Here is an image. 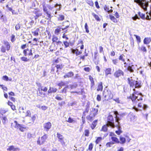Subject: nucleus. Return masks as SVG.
<instances>
[{
  "label": "nucleus",
  "mask_w": 151,
  "mask_h": 151,
  "mask_svg": "<svg viewBox=\"0 0 151 151\" xmlns=\"http://www.w3.org/2000/svg\"><path fill=\"white\" fill-rule=\"evenodd\" d=\"M47 138V136L46 134L44 135L41 138V142L42 143H43V142L46 140Z\"/></svg>",
  "instance_id": "38"
},
{
  "label": "nucleus",
  "mask_w": 151,
  "mask_h": 151,
  "mask_svg": "<svg viewBox=\"0 0 151 151\" xmlns=\"http://www.w3.org/2000/svg\"><path fill=\"white\" fill-rule=\"evenodd\" d=\"M107 124L108 126L114 128L115 125L114 123V119L113 116L111 115H109L108 117V121Z\"/></svg>",
  "instance_id": "4"
},
{
  "label": "nucleus",
  "mask_w": 151,
  "mask_h": 151,
  "mask_svg": "<svg viewBox=\"0 0 151 151\" xmlns=\"http://www.w3.org/2000/svg\"><path fill=\"white\" fill-rule=\"evenodd\" d=\"M57 137L58 139V141L60 142L63 147L66 146L65 143L66 142H65L64 139V137L60 134L58 133L57 134Z\"/></svg>",
  "instance_id": "5"
},
{
  "label": "nucleus",
  "mask_w": 151,
  "mask_h": 151,
  "mask_svg": "<svg viewBox=\"0 0 151 151\" xmlns=\"http://www.w3.org/2000/svg\"><path fill=\"white\" fill-rule=\"evenodd\" d=\"M125 138L126 139V141L128 142H129L131 140V139L127 135L125 136Z\"/></svg>",
  "instance_id": "52"
},
{
  "label": "nucleus",
  "mask_w": 151,
  "mask_h": 151,
  "mask_svg": "<svg viewBox=\"0 0 151 151\" xmlns=\"http://www.w3.org/2000/svg\"><path fill=\"white\" fill-rule=\"evenodd\" d=\"M41 91H46L47 90V88L46 87H44L43 86H42L41 87Z\"/></svg>",
  "instance_id": "64"
},
{
  "label": "nucleus",
  "mask_w": 151,
  "mask_h": 151,
  "mask_svg": "<svg viewBox=\"0 0 151 151\" xmlns=\"http://www.w3.org/2000/svg\"><path fill=\"white\" fill-rule=\"evenodd\" d=\"M135 69L134 66L133 65H130L129 64V66L127 68V70L130 72H133Z\"/></svg>",
  "instance_id": "10"
},
{
  "label": "nucleus",
  "mask_w": 151,
  "mask_h": 151,
  "mask_svg": "<svg viewBox=\"0 0 151 151\" xmlns=\"http://www.w3.org/2000/svg\"><path fill=\"white\" fill-rule=\"evenodd\" d=\"M109 17L110 19L112 21L116 23L117 22V20L116 19L115 17L112 15H110Z\"/></svg>",
  "instance_id": "33"
},
{
  "label": "nucleus",
  "mask_w": 151,
  "mask_h": 151,
  "mask_svg": "<svg viewBox=\"0 0 151 151\" xmlns=\"http://www.w3.org/2000/svg\"><path fill=\"white\" fill-rule=\"evenodd\" d=\"M151 41V38L150 37L145 38L144 40V43L145 44H149Z\"/></svg>",
  "instance_id": "14"
},
{
  "label": "nucleus",
  "mask_w": 151,
  "mask_h": 151,
  "mask_svg": "<svg viewBox=\"0 0 151 151\" xmlns=\"http://www.w3.org/2000/svg\"><path fill=\"white\" fill-rule=\"evenodd\" d=\"M103 89L102 83L101 82H100L98 86L97 91H102Z\"/></svg>",
  "instance_id": "25"
},
{
  "label": "nucleus",
  "mask_w": 151,
  "mask_h": 151,
  "mask_svg": "<svg viewBox=\"0 0 151 151\" xmlns=\"http://www.w3.org/2000/svg\"><path fill=\"white\" fill-rule=\"evenodd\" d=\"M2 119L4 121H3L4 123H5L6 121L7 120V119L6 116H3L2 117Z\"/></svg>",
  "instance_id": "58"
},
{
  "label": "nucleus",
  "mask_w": 151,
  "mask_h": 151,
  "mask_svg": "<svg viewBox=\"0 0 151 151\" xmlns=\"http://www.w3.org/2000/svg\"><path fill=\"white\" fill-rule=\"evenodd\" d=\"M85 71H86L89 72L91 70V69L89 67H86L84 69Z\"/></svg>",
  "instance_id": "63"
},
{
  "label": "nucleus",
  "mask_w": 151,
  "mask_h": 151,
  "mask_svg": "<svg viewBox=\"0 0 151 151\" xmlns=\"http://www.w3.org/2000/svg\"><path fill=\"white\" fill-rule=\"evenodd\" d=\"M128 119H130L131 122H134L136 118L135 116L132 114L130 113L128 116Z\"/></svg>",
  "instance_id": "8"
},
{
  "label": "nucleus",
  "mask_w": 151,
  "mask_h": 151,
  "mask_svg": "<svg viewBox=\"0 0 151 151\" xmlns=\"http://www.w3.org/2000/svg\"><path fill=\"white\" fill-rule=\"evenodd\" d=\"M14 123L15 124L14 127L17 129H19V127L21 124H19L18 123L17 121H15L14 122Z\"/></svg>",
  "instance_id": "40"
},
{
  "label": "nucleus",
  "mask_w": 151,
  "mask_h": 151,
  "mask_svg": "<svg viewBox=\"0 0 151 151\" xmlns=\"http://www.w3.org/2000/svg\"><path fill=\"white\" fill-rule=\"evenodd\" d=\"M139 16L142 18V19H144L145 18V14H144L140 12L139 13Z\"/></svg>",
  "instance_id": "55"
},
{
  "label": "nucleus",
  "mask_w": 151,
  "mask_h": 151,
  "mask_svg": "<svg viewBox=\"0 0 151 151\" xmlns=\"http://www.w3.org/2000/svg\"><path fill=\"white\" fill-rule=\"evenodd\" d=\"M133 90L134 91L132 94L129 96V98L133 102H137L140 100H142V95L141 93L135 91V88Z\"/></svg>",
  "instance_id": "1"
},
{
  "label": "nucleus",
  "mask_w": 151,
  "mask_h": 151,
  "mask_svg": "<svg viewBox=\"0 0 151 151\" xmlns=\"http://www.w3.org/2000/svg\"><path fill=\"white\" fill-rule=\"evenodd\" d=\"M89 79L91 82V88H92L95 84L93 79V77L91 76H89Z\"/></svg>",
  "instance_id": "15"
},
{
  "label": "nucleus",
  "mask_w": 151,
  "mask_h": 151,
  "mask_svg": "<svg viewBox=\"0 0 151 151\" xmlns=\"http://www.w3.org/2000/svg\"><path fill=\"white\" fill-rule=\"evenodd\" d=\"M114 114L116 115V116L115 117L116 121V122L118 123V124H119V121L120 120L119 118L117 116V115H119L118 112L117 111H115L114 112Z\"/></svg>",
  "instance_id": "23"
},
{
  "label": "nucleus",
  "mask_w": 151,
  "mask_h": 151,
  "mask_svg": "<svg viewBox=\"0 0 151 151\" xmlns=\"http://www.w3.org/2000/svg\"><path fill=\"white\" fill-rule=\"evenodd\" d=\"M114 144V143L112 142H108L106 144V147H111V145H112Z\"/></svg>",
  "instance_id": "51"
},
{
  "label": "nucleus",
  "mask_w": 151,
  "mask_h": 151,
  "mask_svg": "<svg viewBox=\"0 0 151 151\" xmlns=\"http://www.w3.org/2000/svg\"><path fill=\"white\" fill-rule=\"evenodd\" d=\"M83 91V90L82 89H81L78 91H71V93H76L79 95H82V94Z\"/></svg>",
  "instance_id": "34"
},
{
  "label": "nucleus",
  "mask_w": 151,
  "mask_h": 151,
  "mask_svg": "<svg viewBox=\"0 0 151 151\" xmlns=\"http://www.w3.org/2000/svg\"><path fill=\"white\" fill-rule=\"evenodd\" d=\"M85 28L86 32L87 33H88L89 32V30H88V27L87 23H86L85 24Z\"/></svg>",
  "instance_id": "48"
},
{
  "label": "nucleus",
  "mask_w": 151,
  "mask_h": 151,
  "mask_svg": "<svg viewBox=\"0 0 151 151\" xmlns=\"http://www.w3.org/2000/svg\"><path fill=\"white\" fill-rule=\"evenodd\" d=\"M97 123V120H96L93 121L91 125V127L92 129H93L96 127Z\"/></svg>",
  "instance_id": "24"
},
{
  "label": "nucleus",
  "mask_w": 151,
  "mask_h": 151,
  "mask_svg": "<svg viewBox=\"0 0 151 151\" xmlns=\"http://www.w3.org/2000/svg\"><path fill=\"white\" fill-rule=\"evenodd\" d=\"M68 86H69V88H70L71 89L76 88L77 86L76 84L70 85Z\"/></svg>",
  "instance_id": "46"
},
{
  "label": "nucleus",
  "mask_w": 151,
  "mask_h": 151,
  "mask_svg": "<svg viewBox=\"0 0 151 151\" xmlns=\"http://www.w3.org/2000/svg\"><path fill=\"white\" fill-rule=\"evenodd\" d=\"M20 149L18 148L14 147V146L12 145L9 146L7 149V150L8 151H16L17 150H19Z\"/></svg>",
  "instance_id": "7"
},
{
  "label": "nucleus",
  "mask_w": 151,
  "mask_h": 151,
  "mask_svg": "<svg viewBox=\"0 0 151 151\" xmlns=\"http://www.w3.org/2000/svg\"><path fill=\"white\" fill-rule=\"evenodd\" d=\"M33 52L34 53V49L33 48H32L28 52V55L29 56L32 55H33V53L32 52Z\"/></svg>",
  "instance_id": "43"
},
{
  "label": "nucleus",
  "mask_w": 151,
  "mask_h": 151,
  "mask_svg": "<svg viewBox=\"0 0 151 151\" xmlns=\"http://www.w3.org/2000/svg\"><path fill=\"white\" fill-rule=\"evenodd\" d=\"M111 139L112 141L114 142L115 143H119V139L117 137H112Z\"/></svg>",
  "instance_id": "32"
},
{
  "label": "nucleus",
  "mask_w": 151,
  "mask_h": 151,
  "mask_svg": "<svg viewBox=\"0 0 151 151\" xmlns=\"http://www.w3.org/2000/svg\"><path fill=\"white\" fill-rule=\"evenodd\" d=\"M124 73L120 69L116 70L114 73V76L116 78H119L121 76H123Z\"/></svg>",
  "instance_id": "6"
},
{
  "label": "nucleus",
  "mask_w": 151,
  "mask_h": 151,
  "mask_svg": "<svg viewBox=\"0 0 151 151\" xmlns=\"http://www.w3.org/2000/svg\"><path fill=\"white\" fill-rule=\"evenodd\" d=\"M92 15L93 17L95 18L96 19L97 21H100L101 20L100 19L99 17L95 13H93Z\"/></svg>",
  "instance_id": "35"
},
{
  "label": "nucleus",
  "mask_w": 151,
  "mask_h": 151,
  "mask_svg": "<svg viewBox=\"0 0 151 151\" xmlns=\"http://www.w3.org/2000/svg\"><path fill=\"white\" fill-rule=\"evenodd\" d=\"M104 9L106 11L108 12L109 13H111L113 12V10L112 9H111L109 10V7L106 5H105L104 6Z\"/></svg>",
  "instance_id": "22"
},
{
  "label": "nucleus",
  "mask_w": 151,
  "mask_h": 151,
  "mask_svg": "<svg viewBox=\"0 0 151 151\" xmlns=\"http://www.w3.org/2000/svg\"><path fill=\"white\" fill-rule=\"evenodd\" d=\"M36 117L35 115L32 116L31 117V119L30 120L29 123H33L36 119Z\"/></svg>",
  "instance_id": "27"
},
{
  "label": "nucleus",
  "mask_w": 151,
  "mask_h": 151,
  "mask_svg": "<svg viewBox=\"0 0 151 151\" xmlns=\"http://www.w3.org/2000/svg\"><path fill=\"white\" fill-rule=\"evenodd\" d=\"M58 85L62 87L64 86L65 85V83L64 82L61 81L60 82L58 83Z\"/></svg>",
  "instance_id": "54"
},
{
  "label": "nucleus",
  "mask_w": 151,
  "mask_h": 151,
  "mask_svg": "<svg viewBox=\"0 0 151 151\" xmlns=\"http://www.w3.org/2000/svg\"><path fill=\"white\" fill-rule=\"evenodd\" d=\"M87 3L91 6H93L94 4L91 1H88Z\"/></svg>",
  "instance_id": "57"
},
{
  "label": "nucleus",
  "mask_w": 151,
  "mask_h": 151,
  "mask_svg": "<svg viewBox=\"0 0 151 151\" xmlns=\"http://www.w3.org/2000/svg\"><path fill=\"white\" fill-rule=\"evenodd\" d=\"M1 87L4 90V91H7V88L6 87L4 86V85H0V87Z\"/></svg>",
  "instance_id": "59"
},
{
  "label": "nucleus",
  "mask_w": 151,
  "mask_h": 151,
  "mask_svg": "<svg viewBox=\"0 0 151 151\" xmlns=\"http://www.w3.org/2000/svg\"><path fill=\"white\" fill-rule=\"evenodd\" d=\"M19 129L22 132H24L26 129V128L24 127V125L21 124L20 125Z\"/></svg>",
  "instance_id": "41"
},
{
  "label": "nucleus",
  "mask_w": 151,
  "mask_h": 151,
  "mask_svg": "<svg viewBox=\"0 0 151 151\" xmlns=\"http://www.w3.org/2000/svg\"><path fill=\"white\" fill-rule=\"evenodd\" d=\"M58 40V38L55 36H53L52 38V40L53 42H56L58 44H61L62 42L61 41H59Z\"/></svg>",
  "instance_id": "13"
},
{
  "label": "nucleus",
  "mask_w": 151,
  "mask_h": 151,
  "mask_svg": "<svg viewBox=\"0 0 151 151\" xmlns=\"http://www.w3.org/2000/svg\"><path fill=\"white\" fill-rule=\"evenodd\" d=\"M66 121L70 123H73L75 122V120L70 117L68 118V120H66Z\"/></svg>",
  "instance_id": "44"
},
{
  "label": "nucleus",
  "mask_w": 151,
  "mask_h": 151,
  "mask_svg": "<svg viewBox=\"0 0 151 151\" xmlns=\"http://www.w3.org/2000/svg\"><path fill=\"white\" fill-rule=\"evenodd\" d=\"M107 126L104 125L102 127V129L101 130V131H103L104 132H106L107 131Z\"/></svg>",
  "instance_id": "45"
},
{
  "label": "nucleus",
  "mask_w": 151,
  "mask_h": 151,
  "mask_svg": "<svg viewBox=\"0 0 151 151\" xmlns=\"http://www.w3.org/2000/svg\"><path fill=\"white\" fill-rule=\"evenodd\" d=\"M120 140L121 144H123L125 143L126 139L125 137H123L122 136H120Z\"/></svg>",
  "instance_id": "30"
},
{
  "label": "nucleus",
  "mask_w": 151,
  "mask_h": 151,
  "mask_svg": "<svg viewBox=\"0 0 151 151\" xmlns=\"http://www.w3.org/2000/svg\"><path fill=\"white\" fill-rule=\"evenodd\" d=\"M138 107H139L142 108V109H145L147 107V106L145 104H143L142 103H139L138 105Z\"/></svg>",
  "instance_id": "21"
},
{
  "label": "nucleus",
  "mask_w": 151,
  "mask_h": 151,
  "mask_svg": "<svg viewBox=\"0 0 151 151\" xmlns=\"http://www.w3.org/2000/svg\"><path fill=\"white\" fill-rule=\"evenodd\" d=\"M39 29L38 28H36L33 30H32V33L35 36H37L39 35Z\"/></svg>",
  "instance_id": "12"
},
{
  "label": "nucleus",
  "mask_w": 151,
  "mask_h": 151,
  "mask_svg": "<svg viewBox=\"0 0 151 151\" xmlns=\"http://www.w3.org/2000/svg\"><path fill=\"white\" fill-rule=\"evenodd\" d=\"M2 78L3 80L6 81H11L12 80V78L9 79L8 77L6 76H3Z\"/></svg>",
  "instance_id": "36"
},
{
  "label": "nucleus",
  "mask_w": 151,
  "mask_h": 151,
  "mask_svg": "<svg viewBox=\"0 0 151 151\" xmlns=\"http://www.w3.org/2000/svg\"><path fill=\"white\" fill-rule=\"evenodd\" d=\"M127 80L130 86L134 87L136 88H139L141 87V83L140 82L133 80L132 78H128Z\"/></svg>",
  "instance_id": "3"
},
{
  "label": "nucleus",
  "mask_w": 151,
  "mask_h": 151,
  "mask_svg": "<svg viewBox=\"0 0 151 151\" xmlns=\"http://www.w3.org/2000/svg\"><path fill=\"white\" fill-rule=\"evenodd\" d=\"M8 109H1L0 110L1 114L3 115V114L6 113Z\"/></svg>",
  "instance_id": "39"
},
{
  "label": "nucleus",
  "mask_w": 151,
  "mask_h": 151,
  "mask_svg": "<svg viewBox=\"0 0 151 151\" xmlns=\"http://www.w3.org/2000/svg\"><path fill=\"white\" fill-rule=\"evenodd\" d=\"M29 51V49H25L23 51V53L24 55L26 56L27 55V53H28V52Z\"/></svg>",
  "instance_id": "53"
},
{
  "label": "nucleus",
  "mask_w": 151,
  "mask_h": 151,
  "mask_svg": "<svg viewBox=\"0 0 151 151\" xmlns=\"http://www.w3.org/2000/svg\"><path fill=\"white\" fill-rule=\"evenodd\" d=\"M138 49L139 50H141L143 52H147L146 48L144 46H142L141 47H138Z\"/></svg>",
  "instance_id": "29"
},
{
  "label": "nucleus",
  "mask_w": 151,
  "mask_h": 151,
  "mask_svg": "<svg viewBox=\"0 0 151 151\" xmlns=\"http://www.w3.org/2000/svg\"><path fill=\"white\" fill-rule=\"evenodd\" d=\"M24 114L23 115L25 116H30L31 115V112L30 111L28 110L25 113L23 111L22 113Z\"/></svg>",
  "instance_id": "18"
},
{
  "label": "nucleus",
  "mask_w": 151,
  "mask_h": 151,
  "mask_svg": "<svg viewBox=\"0 0 151 151\" xmlns=\"http://www.w3.org/2000/svg\"><path fill=\"white\" fill-rule=\"evenodd\" d=\"M21 59L22 61H27L28 60V59L27 58L24 57H22Z\"/></svg>",
  "instance_id": "62"
},
{
  "label": "nucleus",
  "mask_w": 151,
  "mask_h": 151,
  "mask_svg": "<svg viewBox=\"0 0 151 151\" xmlns=\"http://www.w3.org/2000/svg\"><path fill=\"white\" fill-rule=\"evenodd\" d=\"M1 51L3 52H6V49L4 46H2L1 48Z\"/></svg>",
  "instance_id": "56"
},
{
  "label": "nucleus",
  "mask_w": 151,
  "mask_h": 151,
  "mask_svg": "<svg viewBox=\"0 0 151 151\" xmlns=\"http://www.w3.org/2000/svg\"><path fill=\"white\" fill-rule=\"evenodd\" d=\"M4 44L6 46L7 50L9 51L10 49V46L9 43L7 41H5L4 42Z\"/></svg>",
  "instance_id": "16"
},
{
  "label": "nucleus",
  "mask_w": 151,
  "mask_h": 151,
  "mask_svg": "<svg viewBox=\"0 0 151 151\" xmlns=\"http://www.w3.org/2000/svg\"><path fill=\"white\" fill-rule=\"evenodd\" d=\"M98 110L97 109L93 108L92 110V114L95 116L98 114Z\"/></svg>",
  "instance_id": "28"
},
{
  "label": "nucleus",
  "mask_w": 151,
  "mask_h": 151,
  "mask_svg": "<svg viewBox=\"0 0 151 151\" xmlns=\"http://www.w3.org/2000/svg\"><path fill=\"white\" fill-rule=\"evenodd\" d=\"M73 72L71 71L66 73L65 75L63 76V77L64 78H70L73 76Z\"/></svg>",
  "instance_id": "11"
},
{
  "label": "nucleus",
  "mask_w": 151,
  "mask_h": 151,
  "mask_svg": "<svg viewBox=\"0 0 151 151\" xmlns=\"http://www.w3.org/2000/svg\"><path fill=\"white\" fill-rule=\"evenodd\" d=\"M103 96L104 100L105 101H108L112 99L113 96L111 91L107 89H105L103 91Z\"/></svg>",
  "instance_id": "2"
},
{
  "label": "nucleus",
  "mask_w": 151,
  "mask_h": 151,
  "mask_svg": "<svg viewBox=\"0 0 151 151\" xmlns=\"http://www.w3.org/2000/svg\"><path fill=\"white\" fill-rule=\"evenodd\" d=\"M95 116L94 115L91 114L89 116H87L86 118L88 120L91 121L93 119Z\"/></svg>",
  "instance_id": "19"
},
{
  "label": "nucleus",
  "mask_w": 151,
  "mask_h": 151,
  "mask_svg": "<svg viewBox=\"0 0 151 151\" xmlns=\"http://www.w3.org/2000/svg\"><path fill=\"white\" fill-rule=\"evenodd\" d=\"M134 2L137 3H139L142 6H145V8L143 7L144 8H146V5L147 4H145L141 0H134Z\"/></svg>",
  "instance_id": "20"
},
{
  "label": "nucleus",
  "mask_w": 151,
  "mask_h": 151,
  "mask_svg": "<svg viewBox=\"0 0 151 151\" xmlns=\"http://www.w3.org/2000/svg\"><path fill=\"white\" fill-rule=\"evenodd\" d=\"M62 28L58 27L55 29V34L58 35L59 33L61 31Z\"/></svg>",
  "instance_id": "31"
},
{
  "label": "nucleus",
  "mask_w": 151,
  "mask_h": 151,
  "mask_svg": "<svg viewBox=\"0 0 151 151\" xmlns=\"http://www.w3.org/2000/svg\"><path fill=\"white\" fill-rule=\"evenodd\" d=\"M56 67L57 69V71H58V69L61 70L62 68L61 66H60L59 65H56Z\"/></svg>",
  "instance_id": "61"
},
{
  "label": "nucleus",
  "mask_w": 151,
  "mask_h": 151,
  "mask_svg": "<svg viewBox=\"0 0 151 151\" xmlns=\"http://www.w3.org/2000/svg\"><path fill=\"white\" fill-rule=\"evenodd\" d=\"M43 9L44 12L46 14H47V6L46 5H44L43 6Z\"/></svg>",
  "instance_id": "49"
},
{
  "label": "nucleus",
  "mask_w": 151,
  "mask_h": 151,
  "mask_svg": "<svg viewBox=\"0 0 151 151\" xmlns=\"http://www.w3.org/2000/svg\"><path fill=\"white\" fill-rule=\"evenodd\" d=\"M111 68H109L106 69L105 70V75L106 76H107L108 74H111Z\"/></svg>",
  "instance_id": "17"
},
{
  "label": "nucleus",
  "mask_w": 151,
  "mask_h": 151,
  "mask_svg": "<svg viewBox=\"0 0 151 151\" xmlns=\"http://www.w3.org/2000/svg\"><path fill=\"white\" fill-rule=\"evenodd\" d=\"M85 135L86 136L88 137L89 135V132L88 130L86 129L84 131Z\"/></svg>",
  "instance_id": "47"
},
{
  "label": "nucleus",
  "mask_w": 151,
  "mask_h": 151,
  "mask_svg": "<svg viewBox=\"0 0 151 151\" xmlns=\"http://www.w3.org/2000/svg\"><path fill=\"white\" fill-rule=\"evenodd\" d=\"M102 138L101 137H98L97 138L96 141V144H98L101 140Z\"/></svg>",
  "instance_id": "50"
},
{
  "label": "nucleus",
  "mask_w": 151,
  "mask_h": 151,
  "mask_svg": "<svg viewBox=\"0 0 151 151\" xmlns=\"http://www.w3.org/2000/svg\"><path fill=\"white\" fill-rule=\"evenodd\" d=\"M69 88V86L68 85L64 87L62 91V93H66L68 89Z\"/></svg>",
  "instance_id": "42"
},
{
  "label": "nucleus",
  "mask_w": 151,
  "mask_h": 151,
  "mask_svg": "<svg viewBox=\"0 0 151 151\" xmlns=\"http://www.w3.org/2000/svg\"><path fill=\"white\" fill-rule=\"evenodd\" d=\"M118 130H116L115 131V132L116 134L118 135L120 134L121 133H122V131H121V128L119 127L118 126Z\"/></svg>",
  "instance_id": "37"
},
{
  "label": "nucleus",
  "mask_w": 151,
  "mask_h": 151,
  "mask_svg": "<svg viewBox=\"0 0 151 151\" xmlns=\"http://www.w3.org/2000/svg\"><path fill=\"white\" fill-rule=\"evenodd\" d=\"M134 36H135L137 41H138L139 42H141L140 38V37L136 35H134Z\"/></svg>",
  "instance_id": "60"
},
{
  "label": "nucleus",
  "mask_w": 151,
  "mask_h": 151,
  "mask_svg": "<svg viewBox=\"0 0 151 151\" xmlns=\"http://www.w3.org/2000/svg\"><path fill=\"white\" fill-rule=\"evenodd\" d=\"M57 91V89L55 88H50L49 90L48 91V93H51L52 92H55Z\"/></svg>",
  "instance_id": "26"
},
{
  "label": "nucleus",
  "mask_w": 151,
  "mask_h": 151,
  "mask_svg": "<svg viewBox=\"0 0 151 151\" xmlns=\"http://www.w3.org/2000/svg\"><path fill=\"white\" fill-rule=\"evenodd\" d=\"M35 14V19H37L39 17L41 16L42 14L41 12L39 10H36L33 12Z\"/></svg>",
  "instance_id": "9"
}]
</instances>
